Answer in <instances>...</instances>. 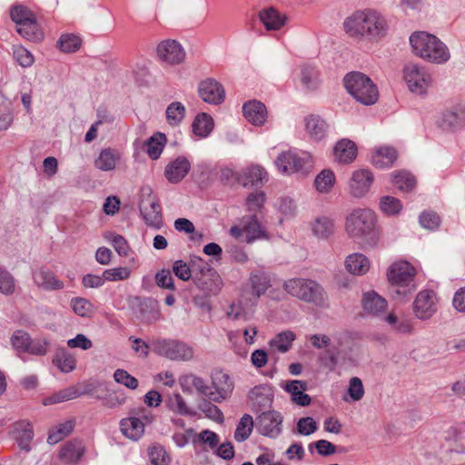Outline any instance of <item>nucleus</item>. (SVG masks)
Instances as JSON below:
<instances>
[{"label": "nucleus", "instance_id": "obj_57", "mask_svg": "<svg viewBox=\"0 0 465 465\" xmlns=\"http://www.w3.org/2000/svg\"><path fill=\"white\" fill-rule=\"evenodd\" d=\"M75 398H77V393L75 392V386H71L45 398L44 400V404L51 405L67 401Z\"/></svg>", "mask_w": 465, "mask_h": 465}, {"label": "nucleus", "instance_id": "obj_10", "mask_svg": "<svg viewBox=\"0 0 465 465\" xmlns=\"http://www.w3.org/2000/svg\"><path fill=\"white\" fill-rule=\"evenodd\" d=\"M403 79L411 93L423 94L431 84V76L423 65L409 63L403 68Z\"/></svg>", "mask_w": 465, "mask_h": 465}, {"label": "nucleus", "instance_id": "obj_24", "mask_svg": "<svg viewBox=\"0 0 465 465\" xmlns=\"http://www.w3.org/2000/svg\"><path fill=\"white\" fill-rule=\"evenodd\" d=\"M85 453V447L81 440H72L64 443L60 450V459L65 463H77L81 461Z\"/></svg>", "mask_w": 465, "mask_h": 465}, {"label": "nucleus", "instance_id": "obj_41", "mask_svg": "<svg viewBox=\"0 0 465 465\" xmlns=\"http://www.w3.org/2000/svg\"><path fill=\"white\" fill-rule=\"evenodd\" d=\"M312 229L315 236L326 239L333 234L334 223L330 217L320 216L314 220Z\"/></svg>", "mask_w": 465, "mask_h": 465}, {"label": "nucleus", "instance_id": "obj_33", "mask_svg": "<svg viewBox=\"0 0 465 465\" xmlns=\"http://www.w3.org/2000/svg\"><path fill=\"white\" fill-rule=\"evenodd\" d=\"M305 128L312 139L321 141L326 136L328 124L320 116L312 114L305 118Z\"/></svg>", "mask_w": 465, "mask_h": 465}, {"label": "nucleus", "instance_id": "obj_39", "mask_svg": "<svg viewBox=\"0 0 465 465\" xmlns=\"http://www.w3.org/2000/svg\"><path fill=\"white\" fill-rule=\"evenodd\" d=\"M295 338L296 335L293 331H284L272 339L269 344L274 351H277L281 353H285L291 349Z\"/></svg>", "mask_w": 465, "mask_h": 465}, {"label": "nucleus", "instance_id": "obj_60", "mask_svg": "<svg viewBox=\"0 0 465 465\" xmlns=\"http://www.w3.org/2000/svg\"><path fill=\"white\" fill-rule=\"evenodd\" d=\"M301 81L306 89H316L318 86V72L311 65L302 66Z\"/></svg>", "mask_w": 465, "mask_h": 465}, {"label": "nucleus", "instance_id": "obj_14", "mask_svg": "<svg viewBox=\"0 0 465 465\" xmlns=\"http://www.w3.org/2000/svg\"><path fill=\"white\" fill-rule=\"evenodd\" d=\"M435 293L430 290L420 291L414 302L413 311L417 318L428 320L436 312Z\"/></svg>", "mask_w": 465, "mask_h": 465}, {"label": "nucleus", "instance_id": "obj_7", "mask_svg": "<svg viewBox=\"0 0 465 465\" xmlns=\"http://www.w3.org/2000/svg\"><path fill=\"white\" fill-rule=\"evenodd\" d=\"M390 282L396 287V294L407 296L415 291L413 283L415 269L408 262H399L391 265L387 273Z\"/></svg>", "mask_w": 465, "mask_h": 465}, {"label": "nucleus", "instance_id": "obj_15", "mask_svg": "<svg viewBox=\"0 0 465 465\" xmlns=\"http://www.w3.org/2000/svg\"><path fill=\"white\" fill-rule=\"evenodd\" d=\"M259 430L264 436L277 438L282 432V416L275 411L262 412L257 418Z\"/></svg>", "mask_w": 465, "mask_h": 465}, {"label": "nucleus", "instance_id": "obj_2", "mask_svg": "<svg viewBox=\"0 0 465 465\" xmlns=\"http://www.w3.org/2000/svg\"><path fill=\"white\" fill-rule=\"evenodd\" d=\"M344 230L353 241L370 246L377 244L380 232L377 229V218L371 209H354L345 218Z\"/></svg>", "mask_w": 465, "mask_h": 465}, {"label": "nucleus", "instance_id": "obj_48", "mask_svg": "<svg viewBox=\"0 0 465 465\" xmlns=\"http://www.w3.org/2000/svg\"><path fill=\"white\" fill-rule=\"evenodd\" d=\"M165 135L159 134L157 136H152L144 143L145 151L152 160H157L165 144Z\"/></svg>", "mask_w": 465, "mask_h": 465}, {"label": "nucleus", "instance_id": "obj_5", "mask_svg": "<svg viewBox=\"0 0 465 465\" xmlns=\"http://www.w3.org/2000/svg\"><path fill=\"white\" fill-rule=\"evenodd\" d=\"M343 82L347 92L357 102L364 105H371L378 101V88L366 74L361 72H351L345 75Z\"/></svg>", "mask_w": 465, "mask_h": 465}, {"label": "nucleus", "instance_id": "obj_54", "mask_svg": "<svg viewBox=\"0 0 465 465\" xmlns=\"http://www.w3.org/2000/svg\"><path fill=\"white\" fill-rule=\"evenodd\" d=\"M81 39L73 34L62 35L57 42L59 49L64 53H74L81 46Z\"/></svg>", "mask_w": 465, "mask_h": 465}, {"label": "nucleus", "instance_id": "obj_49", "mask_svg": "<svg viewBox=\"0 0 465 465\" xmlns=\"http://www.w3.org/2000/svg\"><path fill=\"white\" fill-rule=\"evenodd\" d=\"M253 429V420L249 414H244L238 422L234 431V439L238 442L246 440Z\"/></svg>", "mask_w": 465, "mask_h": 465}, {"label": "nucleus", "instance_id": "obj_25", "mask_svg": "<svg viewBox=\"0 0 465 465\" xmlns=\"http://www.w3.org/2000/svg\"><path fill=\"white\" fill-rule=\"evenodd\" d=\"M179 383L183 392L193 393L195 389L200 394L209 399V385L205 381L195 374H184L179 378Z\"/></svg>", "mask_w": 465, "mask_h": 465}, {"label": "nucleus", "instance_id": "obj_34", "mask_svg": "<svg viewBox=\"0 0 465 465\" xmlns=\"http://www.w3.org/2000/svg\"><path fill=\"white\" fill-rule=\"evenodd\" d=\"M266 172L258 165H253L245 169L239 178V182L243 187L259 186L266 180Z\"/></svg>", "mask_w": 465, "mask_h": 465}, {"label": "nucleus", "instance_id": "obj_64", "mask_svg": "<svg viewBox=\"0 0 465 465\" xmlns=\"http://www.w3.org/2000/svg\"><path fill=\"white\" fill-rule=\"evenodd\" d=\"M30 335L24 331H16L11 337V343L18 353L26 352Z\"/></svg>", "mask_w": 465, "mask_h": 465}, {"label": "nucleus", "instance_id": "obj_38", "mask_svg": "<svg viewBox=\"0 0 465 465\" xmlns=\"http://www.w3.org/2000/svg\"><path fill=\"white\" fill-rule=\"evenodd\" d=\"M53 362L64 373L73 371L76 367L74 357L65 348H58L55 351Z\"/></svg>", "mask_w": 465, "mask_h": 465}, {"label": "nucleus", "instance_id": "obj_52", "mask_svg": "<svg viewBox=\"0 0 465 465\" xmlns=\"http://www.w3.org/2000/svg\"><path fill=\"white\" fill-rule=\"evenodd\" d=\"M380 210L387 216L397 215L402 209L401 201L393 196H382L380 199Z\"/></svg>", "mask_w": 465, "mask_h": 465}, {"label": "nucleus", "instance_id": "obj_20", "mask_svg": "<svg viewBox=\"0 0 465 465\" xmlns=\"http://www.w3.org/2000/svg\"><path fill=\"white\" fill-rule=\"evenodd\" d=\"M285 391L291 395V400L296 405L306 407L309 406L312 399L305 393L308 390V382L301 380H292L287 381L282 387Z\"/></svg>", "mask_w": 465, "mask_h": 465}, {"label": "nucleus", "instance_id": "obj_18", "mask_svg": "<svg viewBox=\"0 0 465 465\" xmlns=\"http://www.w3.org/2000/svg\"><path fill=\"white\" fill-rule=\"evenodd\" d=\"M208 274H193V280L202 292L206 295H216L222 287V279L215 270H210Z\"/></svg>", "mask_w": 465, "mask_h": 465}, {"label": "nucleus", "instance_id": "obj_1", "mask_svg": "<svg viewBox=\"0 0 465 465\" xmlns=\"http://www.w3.org/2000/svg\"><path fill=\"white\" fill-rule=\"evenodd\" d=\"M345 32L354 38H363L377 42L388 31L386 19L377 11L367 9L357 11L343 22Z\"/></svg>", "mask_w": 465, "mask_h": 465}, {"label": "nucleus", "instance_id": "obj_8", "mask_svg": "<svg viewBox=\"0 0 465 465\" xmlns=\"http://www.w3.org/2000/svg\"><path fill=\"white\" fill-rule=\"evenodd\" d=\"M128 414L120 421L121 431L126 438L138 440L144 433V424L153 420V416L143 407L133 408Z\"/></svg>", "mask_w": 465, "mask_h": 465}, {"label": "nucleus", "instance_id": "obj_37", "mask_svg": "<svg viewBox=\"0 0 465 465\" xmlns=\"http://www.w3.org/2000/svg\"><path fill=\"white\" fill-rule=\"evenodd\" d=\"M74 426L75 419L71 418L53 427L49 431L47 442L52 445L58 443L74 430Z\"/></svg>", "mask_w": 465, "mask_h": 465}, {"label": "nucleus", "instance_id": "obj_53", "mask_svg": "<svg viewBox=\"0 0 465 465\" xmlns=\"http://www.w3.org/2000/svg\"><path fill=\"white\" fill-rule=\"evenodd\" d=\"M168 407L171 411L183 416H194L195 412L186 404L184 399L179 393H174L169 398Z\"/></svg>", "mask_w": 465, "mask_h": 465}, {"label": "nucleus", "instance_id": "obj_28", "mask_svg": "<svg viewBox=\"0 0 465 465\" xmlns=\"http://www.w3.org/2000/svg\"><path fill=\"white\" fill-rule=\"evenodd\" d=\"M15 440L21 450L28 452L31 450L30 443L34 439V430L27 420H20L14 424Z\"/></svg>", "mask_w": 465, "mask_h": 465}, {"label": "nucleus", "instance_id": "obj_61", "mask_svg": "<svg viewBox=\"0 0 465 465\" xmlns=\"http://www.w3.org/2000/svg\"><path fill=\"white\" fill-rule=\"evenodd\" d=\"M15 291V280L5 268L0 267V292L4 295H12Z\"/></svg>", "mask_w": 465, "mask_h": 465}, {"label": "nucleus", "instance_id": "obj_30", "mask_svg": "<svg viewBox=\"0 0 465 465\" xmlns=\"http://www.w3.org/2000/svg\"><path fill=\"white\" fill-rule=\"evenodd\" d=\"M335 160L341 163H350L357 156V146L349 139H341L334 146Z\"/></svg>", "mask_w": 465, "mask_h": 465}, {"label": "nucleus", "instance_id": "obj_23", "mask_svg": "<svg viewBox=\"0 0 465 465\" xmlns=\"http://www.w3.org/2000/svg\"><path fill=\"white\" fill-rule=\"evenodd\" d=\"M361 305L366 313L378 316L386 310L387 302L376 292L368 291L362 294Z\"/></svg>", "mask_w": 465, "mask_h": 465}, {"label": "nucleus", "instance_id": "obj_45", "mask_svg": "<svg viewBox=\"0 0 465 465\" xmlns=\"http://www.w3.org/2000/svg\"><path fill=\"white\" fill-rule=\"evenodd\" d=\"M70 307L76 315L83 318H90L94 312V304L83 297L72 298Z\"/></svg>", "mask_w": 465, "mask_h": 465}, {"label": "nucleus", "instance_id": "obj_35", "mask_svg": "<svg viewBox=\"0 0 465 465\" xmlns=\"http://www.w3.org/2000/svg\"><path fill=\"white\" fill-rule=\"evenodd\" d=\"M248 399L253 407H268L272 402L271 389L267 385L255 386L249 391Z\"/></svg>", "mask_w": 465, "mask_h": 465}, {"label": "nucleus", "instance_id": "obj_11", "mask_svg": "<svg viewBox=\"0 0 465 465\" xmlns=\"http://www.w3.org/2000/svg\"><path fill=\"white\" fill-rule=\"evenodd\" d=\"M211 378L212 386H209V400L220 403L232 393L233 382L230 376L222 371H214Z\"/></svg>", "mask_w": 465, "mask_h": 465}, {"label": "nucleus", "instance_id": "obj_19", "mask_svg": "<svg viewBox=\"0 0 465 465\" xmlns=\"http://www.w3.org/2000/svg\"><path fill=\"white\" fill-rule=\"evenodd\" d=\"M191 163L184 156H178L171 161L164 169V175L171 183H180L189 173Z\"/></svg>", "mask_w": 465, "mask_h": 465}, {"label": "nucleus", "instance_id": "obj_31", "mask_svg": "<svg viewBox=\"0 0 465 465\" xmlns=\"http://www.w3.org/2000/svg\"><path fill=\"white\" fill-rule=\"evenodd\" d=\"M397 157V151L393 147L381 146L372 153L371 163L377 168H389L393 164Z\"/></svg>", "mask_w": 465, "mask_h": 465}, {"label": "nucleus", "instance_id": "obj_26", "mask_svg": "<svg viewBox=\"0 0 465 465\" xmlns=\"http://www.w3.org/2000/svg\"><path fill=\"white\" fill-rule=\"evenodd\" d=\"M244 232L246 233V242L252 243L259 239H266L267 234L258 221L255 214L244 216L242 219Z\"/></svg>", "mask_w": 465, "mask_h": 465}, {"label": "nucleus", "instance_id": "obj_22", "mask_svg": "<svg viewBox=\"0 0 465 465\" xmlns=\"http://www.w3.org/2000/svg\"><path fill=\"white\" fill-rule=\"evenodd\" d=\"M242 113L246 120L255 126H262L267 119V109L258 100H251L243 104Z\"/></svg>", "mask_w": 465, "mask_h": 465}, {"label": "nucleus", "instance_id": "obj_13", "mask_svg": "<svg viewBox=\"0 0 465 465\" xmlns=\"http://www.w3.org/2000/svg\"><path fill=\"white\" fill-rule=\"evenodd\" d=\"M198 93L203 102L211 104H220L225 98L223 86L214 78H206L200 82Z\"/></svg>", "mask_w": 465, "mask_h": 465}, {"label": "nucleus", "instance_id": "obj_44", "mask_svg": "<svg viewBox=\"0 0 465 465\" xmlns=\"http://www.w3.org/2000/svg\"><path fill=\"white\" fill-rule=\"evenodd\" d=\"M14 120L12 102L0 93V130H7Z\"/></svg>", "mask_w": 465, "mask_h": 465}, {"label": "nucleus", "instance_id": "obj_3", "mask_svg": "<svg viewBox=\"0 0 465 465\" xmlns=\"http://www.w3.org/2000/svg\"><path fill=\"white\" fill-rule=\"evenodd\" d=\"M412 53L426 62L442 64L450 58L448 46L436 35L425 31H416L410 35Z\"/></svg>", "mask_w": 465, "mask_h": 465}, {"label": "nucleus", "instance_id": "obj_62", "mask_svg": "<svg viewBox=\"0 0 465 465\" xmlns=\"http://www.w3.org/2000/svg\"><path fill=\"white\" fill-rule=\"evenodd\" d=\"M114 379L115 382L130 390H136L139 385L138 380L124 369H117L114 373Z\"/></svg>", "mask_w": 465, "mask_h": 465}, {"label": "nucleus", "instance_id": "obj_9", "mask_svg": "<svg viewBox=\"0 0 465 465\" xmlns=\"http://www.w3.org/2000/svg\"><path fill=\"white\" fill-rule=\"evenodd\" d=\"M139 210L147 226L154 229H161L163 226L161 204L150 187L142 190Z\"/></svg>", "mask_w": 465, "mask_h": 465}, {"label": "nucleus", "instance_id": "obj_36", "mask_svg": "<svg viewBox=\"0 0 465 465\" xmlns=\"http://www.w3.org/2000/svg\"><path fill=\"white\" fill-rule=\"evenodd\" d=\"M347 271L354 275L366 273L370 269V262L366 256L361 253L350 254L345 260Z\"/></svg>", "mask_w": 465, "mask_h": 465}, {"label": "nucleus", "instance_id": "obj_43", "mask_svg": "<svg viewBox=\"0 0 465 465\" xmlns=\"http://www.w3.org/2000/svg\"><path fill=\"white\" fill-rule=\"evenodd\" d=\"M392 183L402 192H411L416 186L414 176L407 171H398L391 174Z\"/></svg>", "mask_w": 465, "mask_h": 465}, {"label": "nucleus", "instance_id": "obj_12", "mask_svg": "<svg viewBox=\"0 0 465 465\" xmlns=\"http://www.w3.org/2000/svg\"><path fill=\"white\" fill-rule=\"evenodd\" d=\"M159 354L174 361H188L193 356V349L178 341H160L156 343Z\"/></svg>", "mask_w": 465, "mask_h": 465}, {"label": "nucleus", "instance_id": "obj_63", "mask_svg": "<svg viewBox=\"0 0 465 465\" xmlns=\"http://www.w3.org/2000/svg\"><path fill=\"white\" fill-rule=\"evenodd\" d=\"M10 15L11 19L17 25V26H20L35 17V15L23 5L13 6L10 11Z\"/></svg>", "mask_w": 465, "mask_h": 465}, {"label": "nucleus", "instance_id": "obj_29", "mask_svg": "<svg viewBox=\"0 0 465 465\" xmlns=\"http://www.w3.org/2000/svg\"><path fill=\"white\" fill-rule=\"evenodd\" d=\"M465 124V105L447 110L442 114L441 127L444 130H456Z\"/></svg>", "mask_w": 465, "mask_h": 465}, {"label": "nucleus", "instance_id": "obj_56", "mask_svg": "<svg viewBox=\"0 0 465 465\" xmlns=\"http://www.w3.org/2000/svg\"><path fill=\"white\" fill-rule=\"evenodd\" d=\"M104 238L107 242H111L120 256H127L130 247L124 236L109 232L104 234Z\"/></svg>", "mask_w": 465, "mask_h": 465}, {"label": "nucleus", "instance_id": "obj_6", "mask_svg": "<svg viewBox=\"0 0 465 465\" xmlns=\"http://www.w3.org/2000/svg\"><path fill=\"white\" fill-rule=\"evenodd\" d=\"M278 171L282 174H300L306 176L313 168L312 156L305 152L285 151L278 155L275 160Z\"/></svg>", "mask_w": 465, "mask_h": 465}, {"label": "nucleus", "instance_id": "obj_21", "mask_svg": "<svg viewBox=\"0 0 465 465\" xmlns=\"http://www.w3.org/2000/svg\"><path fill=\"white\" fill-rule=\"evenodd\" d=\"M34 282L45 291H58L64 287L63 281L50 270L40 268L33 272Z\"/></svg>", "mask_w": 465, "mask_h": 465}, {"label": "nucleus", "instance_id": "obj_42", "mask_svg": "<svg viewBox=\"0 0 465 465\" xmlns=\"http://www.w3.org/2000/svg\"><path fill=\"white\" fill-rule=\"evenodd\" d=\"M252 293L259 298L264 294L271 286L270 277L264 272H253L250 275Z\"/></svg>", "mask_w": 465, "mask_h": 465}, {"label": "nucleus", "instance_id": "obj_40", "mask_svg": "<svg viewBox=\"0 0 465 465\" xmlns=\"http://www.w3.org/2000/svg\"><path fill=\"white\" fill-rule=\"evenodd\" d=\"M192 127L195 135L206 137L213 129V120L209 114L201 113L195 117Z\"/></svg>", "mask_w": 465, "mask_h": 465}, {"label": "nucleus", "instance_id": "obj_58", "mask_svg": "<svg viewBox=\"0 0 465 465\" xmlns=\"http://www.w3.org/2000/svg\"><path fill=\"white\" fill-rule=\"evenodd\" d=\"M14 59L24 68L31 67L35 63L33 54L23 45L13 46Z\"/></svg>", "mask_w": 465, "mask_h": 465}, {"label": "nucleus", "instance_id": "obj_32", "mask_svg": "<svg viewBox=\"0 0 465 465\" xmlns=\"http://www.w3.org/2000/svg\"><path fill=\"white\" fill-rule=\"evenodd\" d=\"M259 18L268 31L279 30L284 25L286 21L285 15L280 14L273 7H269L260 11Z\"/></svg>", "mask_w": 465, "mask_h": 465}, {"label": "nucleus", "instance_id": "obj_55", "mask_svg": "<svg viewBox=\"0 0 465 465\" xmlns=\"http://www.w3.org/2000/svg\"><path fill=\"white\" fill-rule=\"evenodd\" d=\"M212 401H203L199 405V410L205 415L206 418L222 424L224 421L223 411Z\"/></svg>", "mask_w": 465, "mask_h": 465}, {"label": "nucleus", "instance_id": "obj_4", "mask_svg": "<svg viewBox=\"0 0 465 465\" xmlns=\"http://www.w3.org/2000/svg\"><path fill=\"white\" fill-rule=\"evenodd\" d=\"M283 289L292 297L317 306H323L327 301L324 289L314 280L292 278L284 282Z\"/></svg>", "mask_w": 465, "mask_h": 465}, {"label": "nucleus", "instance_id": "obj_47", "mask_svg": "<svg viewBox=\"0 0 465 465\" xmlns=\"http://www.w3.org/2000/svg\"><path fill=\"white\" fill-rule=\"evenodd\" d=\"M335 183L334 173L330 169L322 170L315 178L314 185L321 193H329Z\"/></svg>", "mask_w": 465, "mask_h": 465}, {"label": "nucleus", "instance_id": "obj_50", "mask_svg": "<svg viewBox=\"0 0 465 465\" xmlns=\"http://www.w3.org/2000/svg\"><path fill=\"white\" fill-rule=\"evenodd\" d=\"M165 114L168 124L177 126L185 116V107L180 102H173L167 106Z\"/></svg>", "mask_w": 465, "mask_h": 465}, {"label": "nucleus", "instance_id": "obj_46", "mask_svg": "<svg viewBox=\"0 0 465 465\" xmlns=\"http://www.w3.org/2000/svg\"><path fill=\"white\" fill-rule=\"evenodd\" d=\"M17 32L29 41L36 42L43 39V33L39 29L35 17L18 26Z\"/></svg>", "mask_w": 465, "mask_h": 465}, {"label": "nucleus", "instance_id": "obj_27", "mask_svg": "<svg viewBox=\"0 0 465 465\" xmlns=\"http://www.w3.org/2000/svg\"><path fill=\"white\" fill-rule=\"evenodd\" d=\"M122 153L114 148L103 149L98 157L94 161V166L104 172L113 171L115 169L117 162L120 161Z\"/></svg>", "mask_w": 465, "mask_h": 465}, {"label": "nucleus", "instance_id": "obj_16", "mask_svg": "<svg viewBox=\"0 0 465 465\" xmlns=\"http://www.w3.org/2000/svg\"><path fill=\"white\" fill-rule=\"evenodd\" d=\"M159 59L170 64L182 63L185 57V52L182 45L175 40H165L157 46Z\"/></svg>", "mask_w": 465, "mask_h": 465}, {"label": "nucleus", "instance_id": "obj_17", "mask_svg": "<svg viewBox=\"0 0 465 465\" xmlns=\"http://www.w3.org/2000/svg\"><path fill=\"white\" fill-rule=\"evenodd\" d=\"M373 182V175L370 170L360 169L355 171L350 181L351 193L357 198L364 196L370 190Z\"/></svg>", "mask_w": 465, "mask_h": 465}, {"label": "nucleus", "instance_id": "obj_59", "mask_svg": "<svg viewBox=\"0 0 465 465\" xmlns=\"http://www.w3.org/2000/svg\"><path fill=\"white\" fill-rule=\"evenodd\" d=\"M386 322L390 324L393 331L408 334L411 333L413 330V326L411 322L407 319H399L395 314L390 313L386 318Z\"/></svg>", "mask_w": 465, "mask_h": 465}, {"label": "nucleus", "instance_id": "obj_51", "mask_svg": "<svg viewBox=\"0 0 465 465\" xmlns=\"http://www.w3.org/2000/svg\"><path fill=\"white\" fill-rule=\"evenodd\" d=\"M147 454L151 465H168L170 463V456L165 449L160 444H153L147 450Z\"/></svg>", "mask_w": 465, "mask_h": 465}]
</instances>
